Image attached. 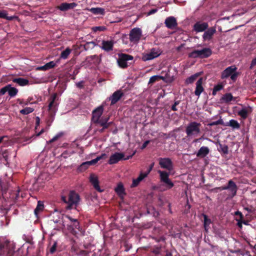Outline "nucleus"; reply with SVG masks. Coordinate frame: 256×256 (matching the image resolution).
Instances as JSON below:
<instances>
[{"label":"nucleus","mask_w":256,"mask_h":256,"mask_svg":"<svg viewBox=\"0 0 256 256\" xmlns=\"http://www.w3.org/2000/svg\"><path fill=\"white\" fill-rule=\"evenodd\" d=\"M203 82V78H200L196 82V88L194 94L197 96H200L202 92L204 91V88L202 86Z\"/></svg>","instance_id":"obj_17"},{"label":"nucleus","mask_w":256,"mask_h":256,"mask_svg":"<svg viewBox=\"0 0 256 256\" xmlns=\"http://www.w3.org/2000/svg\"><path fill=\"white\" fill-rule=\"evenodd\" d=\"M154 166V162L150 164V168H148V172L146 173H148V174L150 173V171L152 170Z\"/></svg>","instance_id":"obj_59"},{"label":"nucleus","mask_w":256,"mask_h":256,"mask_svg":"<svg viewBox=\"0 0 256 256\" xmlns=\"http://www.w3.org/2000/svg\"><path fill=\"white\" fill-rule=\"evenodd\" d=\"M210 153V149L208 147L202 146L198 150L197 152V156L198 158H204Z\"/></svg>","instance_id":"obj_20"},{"label":"nucleus","mask_w":256,"mask_h":256,"mask_svg":"<svg viewBox=\"0 0 256 256\" xmlns=\"http://www.w3.org/2000/svg\"><path fill=\"white\" fill-rule=\"evenodd\" d=\"M64 136V132H59L56 134V136H54V137L52 138L51 140L48 141V144H51L58 140L60 138H62V136Z\"/></svg>","instance_id":"obj_35"},{"label":"nucleus","mask_w":256,"mask_h":256,"mask_svg":"<svg viewBox=\"0 0 256 256\" xmlns=\"http://www.w3.org/2000/svg\"><path fill=\"white\" fill-rule=\"evenodd\" d=\"M44 205L42 202L40 201H38L37 206H36L34 209V214L36 216H38V213L44 210Z\"/></svg>","instance_id":"obj_32"},{"label":"nucleus","mask_w":256,"mask_h":256,"mask_svg":"<svg viewBox=\"0 0 256 256\" xmlns=\"http://www.w3.org/2000/svg\"><path fill=\"white\" fill-rule=\"evenodd\" d=\"M73 225H74V228H75L76 229H79L80 228V224H79V222H74L73 223Z\"/></svg>","instance_id":"obj_57"},{"label":"nucleus","mask_w":256,"mask_h":256,"mask_svg":"<svg viewBox=\"0 0 256 256\" xmlns=\"http://www.w3.org/2000/svg\"><path fill=\"white\" fill-rule=\"evenodd\" d=\"M40 122V119L38 117L36 118V126H39V124Z\"/></svg>","instance_id":"obj_63"},{"label":"nucleus","mask_w":256,"mask_h":256,"mask_svg":"<svg viewBox=\"0 0 256 256\" xmlns=\"http://www.w3.org/2000/svg\"><path fill=\"white\" fill-rule=\"evenodd\" d=\"M90 165H89V164L88 163V162H82V164L80 165V166L78 167V171L79 172H83L86 170V169L88 168V166H90Z\"/></svg>","instance_id":"obj_38"},{"label":"nucleus","mask_w":256,"mask_h":256,"mask_svg":"<svg viewBox=\"0 0 256 256\" xmlns=\"http://www.w3.org/2000/svg\"><path fill=\"white\" fill-rule=\"evenodd\" d=\"M8 140L9 138L8 136H4L0 137V144H2L1 146H4L6 143L8 142Z\"/></svg>","instance_id":"obj_40"},{"label":"nucleus","mask_w":256,"mask_h":256,"mask_svg":"<svg viewBox=\"0 0 256 256\" xmlns=\"http://www.w3.org/2000/svg\"><path fill=\"white\" fill-rule=\"evenodd\" d=\"M56 65V64L54 61L50 62L45 64V67H46V70H48L54 67Z\"/></svg>","instance_id":"obj_44"},{"label":"nucleus","mask_w":256,"mask_h":256,"mask_svg":"<svg viewBox=\"0 0 256 256\" xmlns=\"http://www.w3.org/2000/svg\"><path fill=\"white\" fill-rule=\"evenodd\" d=\"M142 34L140 28H136L132 29L130 33V40L132 42H138Z\"/></svg>","instance_id":"obj_8"},{"label":"nucleus","mask_w":256,"mask_h":256,"mask_svg":"<svg viewBox=\"0 0 256 256\" xmlns=\"http://www.w3.org/2000/svg\"><path fill=\"white\" fill-rule=\"evenodd\" d=\"M115 192L120 198L126 194L124 185L121 182L118 183L117 187L115 188Z\"/></svg>","instance_id":"obj_24"},{"label":"nucleus","mask_w":256,"mask_h":256,"mask_svg":"<svg viewBox=\"0 0 256 256\" xmlns=\"http://www.w3.org/2000/svg\"><path fill=\"white\" fill-rule=\"evenodd\" d=\"M106 158V154H103L100 156L96 157V158L93 159L90 161L87 162L89 165H93L96 164L98 161Z\"/></svg>","instance_id":"obj_31"},{"label":"nucleus","mask_w":256,"mask_h":256,"mask_svg":"<svg viewBox=\"0 0 256 256\" xmlns=\"http://www.w3.org/2000/svg\"><path fill=\"white\" fill-rule=\"evenodd\" d=\"M230 76L231 79L234 80H236V78L237 76V75L234 72Z\"/></svg>","instance_id":"obj_60"},{"label":"nucleus","mask_w":256,"mask_h":256,"mask_svg":"<svg viewBox=\"0 0 256 256\" xmlns=\"http://www.w3.org/2000/svg\"><path fill=\"white\" fill-rule=\"evenodd\" d=\"M56 94H54L52 98V100L50 101L48 105V110L52 112H54L56 110L57 103L55 102L56 98Z\"/></svg>","instance_id":"obj_26"},{"label":"nucleus","mask_w":256,"mask_h":256,"mask_svg":"<svg viewBox=\"0 0 256 256\" xmlns=\"http://www.w3.org/2000/svg\"><path fill=\"white\" fill-rule=\"evenodd\" d=\"M76 6L77 4L75 2H64L58 6L57 8L62 11H66L74 8Z\"/></svg>","instance_id":"obj_13"},{"label":"nucleus","mask_w":256,"mask_h":256,"mask_svg":"<svg viewBox=\"0 0 256 256\" xmlns=\"http://www.w3.org/2000/svg\"><path fill=\"white\" fill-rule=\"evenodd\" d=\"M148 173H140L138 178L133 179L132 183L130 185L131 188L136 187L142 180L147 177Z\"/></svg>","instance_id":"obj_15"},{"label":"nucleus","mask_w":256,"mask_h":256,"mask_svg":"<svg viewBox=\"0 0 256 256\" xmlns=\"http://www.w3.org/2000/svg\"><path fill=\"white\" fill-rule=\"evenodd\" d=\"M201 216L204 218V230L208 232V230L210 228V225L211 224L212 221L206 214H202Z\"/></svg>","instance_id":"obj_23"},{"label":"nucleus","mask_w":256,"mask_h":256,"mask_svg":"<svg viewBox=\"0 0 256 256\" xmlns=\"http://www.w3.org/2000/svg\"><path fill=\"white\" fill-rule=\"evenodd\" d=\"M237 225H238V226L240 228H242V224L240 221V220H238Z\"/></svg>","instance_id":"obj_62"},{"label":"nucleus","mask_w":256,"mask_h":256,"mask_svg":"<svg viewBox=\"0 0 256 256\" xmlns=\"http://www.w3.org/2000/svg\"><path fill=\"white\" fill-rule=\"evenodd\" d=\"M165 24L168 28H174L176 25V20L172 16L168 18L165 20Z\"/></svg>","instance_id":"obj_22"},{"label":"nucleus","mask_w":256,"mask_h":256,"mask_svg":"<svg viewBox=\"0 0 256 256\" xmlns=\"http://www.w3.org/2000/svg\"><path fill=\"white\" fill-rule=\"evenodd\" d=\"M162 53V50L159 48H152L149 50L142 54V59L146 62L152 60L158 57Z\"/></svg>","instance_id":"obj_3"},{"label":"nucleus","mask_w":256,"mask_h":256,"mask_svg":"<svg viewBox=\"0 0 256 256\" xmlns=\"http://www.w3.org/2000/svg\"><path fill=\"white\" fill-rule=\"evenodd\" d=\"M133 58V56L130 55L124 54H120L119 55L118 60V64L122 68H126L128 65V61L132 60Z\"/></svg>","instance_id":"obj_7"},{"label":"nucleus","mask_w":256,"mask_h":256,"mask_svg":"<svg viewBox=\"0 0 256 256\" xmlns=\"http://www.w3.org/2000/svg\"><path fill=\"white\" fill-rule=\"evenodd\" d=\"M236 68L234 66H231L227 68L222 74V78H224L230 76L232 73L234 72Z\"/></svg>","instance_id":"obj_18"},{"label":"nucleus","mask_w":256,"mask_h":256,"mask_svg":"<svg viewBox=\"0 0 256 256\" xmlns=\"http://www.w3.org/2000/svg\"><path fill=\"white\" fill-rule=\"evenodd\" d=\"M234 214L236 216H239L240 217V218L243 219L244 216H243L242 213L240 212L236 211V212H234Z\"/></svg>","instance_id":"obj_55"},{"label":"nucleus","mask_w":256,"mask_h":256,"mask_svg":"<svg viewBox=\"0 0 256 256\" xmlns=\"http://www.w3.org/2000/svg\"><path fill=\"white\" fill-rule=\"evenodd\" d=\"M187 135L190 136L192 134L193 132H199V129H186Z\"/></svg>","instance_id":"obj_46"},{"label":"nucleus","mask_w":256,"mask_h":256,"mask_svg":"<svg viewBox=\"0 0 256 256\" xmlns=\"http://www.w3.org/2000/svg\"><path fill=\"white\" fill-rule=\"evenodd\" d=\"M0 18H5L7 20H12L14 18H16L17 17L16 16H8V13L6 10H0Z\"/></svg>","instance_id":"obj_30"},{"label":"nucleus","mask_w":256,"mask_h":256,"mask_svg":"<svg viewBox=\"0 0 256 256\" xmlns=\"http://www.w3.org/2000/svg\"><path fill=\"white\" fill-rule=\"evenodd\" d=\"M239 220H240V221L242 222V224H245L246 226L248 224V220H243V218H240Z\"/></svg>","instance_id":"obj_56"},{"label":"nucleus","mask_w":256,"mask_h":256,"mask_svg":"<svg viewBox=\"0 0 256 256\" xmlns=\"http://www.w3.org/2000/svg\"><path fill=\"white\" fill-rule=\"evenodd\" d=\"M216 30L214 28H210L206 31L203 36L202 38L204 40H210L214 34L216 32Z\"/></svg>","instance_id":"obj_16"},{"label":"nucleus","mask_w":256,"mask_h":256,"mask_svg":"<svg viewBox=\"0 0 256 256\" xmlns=\"http://www.w3.org/2000/svg\"><path fill=\"white\" fill-rule=\"evenodd\" d=\"M88 251L82 250L80 251V255L82 256H86L88 255Z\"/></svg>","instance_id":"obj_52"},{"label":"nucleus","mask_w":256,"mask_h":256,"mask_svg":"<svg viewBox=\"0 0 256 256\" xmlns=\"http://www.w3.org/2000/svg\"><path fill=\"white\" fill-rule=\"evenodd\" d=\"M56 242H54V243L53 244L52 246V248H50V252L51 254H54L56 251Z\"/></svg>","instance_id":"obj_47"},{"label":"nucleus","mask_w":256,"mask_h":256,"mask_svg":"<svg viewBox=\"0 0 256 256\" xmlns=\"http://www.w3.org/2000/svg\"><path fill=\"white\" fill-rule=\"evenodd\" d=\"M89 182H90L94 190H96L98 192H104V189L100 188V182L96 175L94 174H90V177H89Z\"/></svg>","instance_id":"obj_10"},{"label":"nucleus","mask_w":256,"mask_h":256,"mask_svg":"<svg viewBox=\"0 0 256 256\" xmlns=\"http://www.w3.org/2000/svg\"><path fill=\"white\" fill-rule=\"evenodd\" d=\"M208 28V24L204 22H198L194 26V30L196 32H202Z\"/></svg>","instance_id":"obj_14"},{"label":"nucleus","mask_w":256,"mask_h":256,"mask_svg":"<svg viewBox=\"0 0 256 256\" xmlns=\"http://www.w3.org/2000/svg\"><path fill=\"white\" fill-rule=\"evenodd\" d=\"M8 94L10 96H15L18 92V90L16 88L12 87L10 85H8Z\"/></svg>","instance_id":"obj_34"},{"label":"nucleus","mask_w":256,"mask_h":256,"mask_svg":"<svg viewBox=\"0 0 256 256\" xmlns=\"http://www.w3.org/2000/svg\"><path fill=\"white\" fill-rule=\"evenodd\" d=\"M233 98H234L232 96V94L230 93L226 94L222 97V100L226 102H228L232 101L233 100Z\"/></svg>","instance_id":"obj_36"},{"label":"nucleus","mask_w":256,"mask_h":256,"mask_svg":"<svg viewBox=\"0 0 256 256\" xmlns=\"http://www.w3.org/2000/svg\"><path fill=\"white\" fill-rule=\"evenodd\" d=\"M212 54L211 50L208 48H204L201 50H195L190 54V56L194 58H204L210 56Z\"/></svg>","instance_id":"obj_6"},{"label":"nucleus","mask_w":256,"mask_h":256,"mask_svg":"<svg viewBox=\"0 0 256 256\" xmlns=\"http://www.w3.org/2000/svg\"><path fill=\"white\" fill-rule=\"evenodd\" d=\"M244 210H246L247 212L249 213H253L254 212V210L252 209V206L250 207H246Z\"/></svg>","instance_id":"obj_51"},{"label":"nucleus","mask_w":256,"mask_h":256,"mask_svg":"<svg viewBox=\"0 0 256 256\" xmlns=\"http://www.w3.org/2000/svg\"><path fill=\"white\" fill-rule=\"evenodd\" d=\"M148 143H149V140L145 141L144 142V144H142V147H141V149L142 150L144 149L147 146Z\"/></svg>","instance_id":"obj_53"},{"label":"nucleus","mask_w":256,"mask_h":256,"mask_svg":"<svg viewBox=\"0 0 256 256\" xmlns=\"http://www.w3.org/2000/svg\"><path fill=\"white\" fill-rule=\"evenodd\" d=\"M217 150H218V152L223 154H228V146L226 144H222L219 143L218 145H217Z\"/></svg>","instance_id":"obj_28"},{"label":"nucleus","mask_w":256,"mask_h":256,"mask_svg":"<svg viewBox=\"0 0 256 256\" xmlns=\"http://www.w3.org/2000/svg\"><path fill=\"white\" fill-rule=\"evenodd\" d=\"M256 65V58H254L251 62L250 68L252 69Z\"/></svg>","instance_id":"obj_50"},{"label":"nucleus","mask_w":256,"mask_h":256,"mask_svg":"<svg viewBox=\"0 0 256 256\" xmlns=\"http://www.w3.org/2000/svg\"><path fill=\"white\" fill-rule=\"evenodd\" d=\"M106 30V28L103 26H95L92 28V30L94 32L104 31Z\"/></svg>","instance_id":"obj_45"},{"label":"nucleus","mask_w":256,"mask_h":256,"mask_svg":"<svg viewBox=\"0 0 256 256\" xmlns=\"http://www.w3.org/2000/svg\"><path fill=\"white\" fill-rule=\"evenodd\" d=\"M88 10L96 15H104L105 14V10L102 8H88Z\"/></svg>","instance_id":"obj_25"},{"label":"nucleus","mask_w":256,"mask_h":256,"mask_svg":"<svg viewBox=\"0 0 256 256\" xmlns=\"http://www.w3.org/2000/svg\"><path fill=\"white\" fill-rule=\"evenodd\" d=\"M62 201L67 204L66 206L67 210H72L74 208H76L80 201L79 194L74 191H70L68 194V197L66 196H62Z\"/></svg>","instance_id":"obj_2"},{"label":"nucleus","mask_w":256,"mask_h":256,"mask_svg":"<svg viewBox=\"0 0 256 256\" xmlns=\"http://www.w3.org/2000/svg\"><path fill=\"white\" fill-rule=\"evenodd\" d=\"M219 189L221 190H228L229 192H230V194H228V197L232 198L236 195L238 186L236 184L230 180H228L227 186H220Z\"/></svg>","instance_id":"obj_5"},{"label":"nucleus","mask_w":256,"mask_h":256,"mask_svg":"<svg viewBox=\"0 0 256 256\" xmlns=\"http://www.w3.org/2000/svg\"><path fill=\"white\" fill-rule=\"evenodd\" d=\"M71 52V50L69 48H66V50L63 51L60 55V58L63 59H66L68 58V55Z\"/></svg>","instance_id":"obj_37"},{"label":"nucleus","mask_w":256,"mask_h":256,"mask_svg":"<svg viewBox=\"0 0 256 256\" xmlns=\"http://www.w3.org/2000/svg\"><path fill=\"white\" fill-rule=\"evenodd\" d=\"M68 220H70V221H71V222H78V220L76 218H72L70 217V216H66Z\"/></svg>","instance_id":"obj_54"},{"label":"nucleus","mask_w":256,"mask_h":256,"mask_svg":"<svg viewBox=\"0 0 256 256\" xmlns=\"http://www.w3.org/2000/svg\"><path fill=\"white\" fill-rule=\"evenodd\" d=\"M103 106H100L92 112V121L95 123L101 122L100 118L103 112Z\"/></svg>","instance_id":"obj_11"},{"label":"nucleus","mask_w":256,"mask_h":256,"mask_svg":"<svg viewBox=\"0 0 256 256\" xmlns=\"http://www.w3.org/2000/svg\"><path fill=\"white\" fill-rule=\"evenodd\" d=\"M44 132V130L42 129L40 132H35V135L36 136H40L41 134H42Z\"/></svg>","instance_id":"obj_58"},{"label":"nucleus","mask_w":256,"mask_h":256,"mask_svg":"<svg viewBox=\"0 0 256 256\" xmlns=\"http://www.w3.org/2000/svg\"><path fill=\"white\" fill-rule=\"evenodd\" d=\"M160 79L164 80L163 76H154L150 78L149 83H153Z\"/></svg>","instance_id":"obj_41"},{"label":"nucleus","mask_w":256,"mask_h":256,"mask_svg":"<svg viewBox=\"0 0 256 256\" xmlns=\"http://www.w3.org/2000/svg\"><path fill=\"white\" fill-rule=\"evenodd\" d=\"M136 154V152H133L132 154L128 156L126 158H124V154L122 152H116L113 154H112L108 160L109 164H114L118 163L122 160H130L132 158V156Z\"/></svg>","instance_id":"obj_4"},{"label":"nucleus","mask_w":256,"mask_h":256,"mask_svg":"<svg viewBox=\"0 0 256 256\" xmlns=\"http://www.w3.org/2000/svg\"><path fill=\"white\" fill-rule=\"evenodd\" d=\"M34 109L32 108L27 107L20 110V112L23 114H28L32 112Z\"/></svg>","instance_id":"obj_39"},{"label":"nucleus","mask_w":256,"mask_h":256,"mask_svg":"<svg viewBox=\"0 0 256 256\" xmlns=\"http://www.w3.org/2000/svg\"><path fill=\"white\" fill-rule=\"evenodd\" d=\"M200 76L199 73L196 74L192 76H190L188 77V78L186 80V84H190L192 83L196 79V78Z\"/></svg>","instance_id":"obj_33"},{"label":"nucleus","mask_w":256,"mask_h":256,"mask_svg":"<svg viewBox=\"0 0 256 256\" xmlns=\"http://www.w3.org/2000/svg\"><path fill=\"white\" fill-rule=\"evenodd\" d=\"M12 250L9 249L6 243H0V256H11Z\"/></svg>","instance_id":"obj_12"},{"label":"nucleus","mask_w":256,"mask_h":256,"mask_svg":"<svg viewBox=\"0 0 256 256\" xmlns=\"http://www.w3.org/2000/svg\"><path fill=\"white\" fill-rule=\"evenodd\" d=\"M13 82L17 83L18 85L20 86H24L28 84V80L23 78H14L13 80Z\"/></svg>","instance_id":"obj_29"},{"label":"nucleus","mask_w":256,"mask_h":256,"mask_svg":"<svg viewBox=\"0 0 256 256\" xmlns=\"http://www.w3.org/2000/svg\"><path fill=\"white\" fill-rule=\"evenodd\" d=\"M112 40H104L102 42V48L106 51H110L112 50L114 46Z\"/></svg>","instance_id":"obj_21"},{"label":"nucleus","mask_w":256,"mask_h":256,"mask_svg":"<svg viewBox=\"0 0 256 256\" xmlns=\"http://www.w3.org/2000/svg\"><path fill=\"white\" fill-rule=\"evenodd\" d=\"M122 94L120 91H117L114 93L112 96L110 98L111 103L112 104H115L121 98Z\"/></svg>","instance_id":"obj_27"},{"label":"nucleus","mask_w":256,"mask_h":256,"mask_svg":"<svg viewBox=\"0 0 256 256\" xmlns=\"http://www.w3.org/2000/svg\"><path fill=\"white\" fill-rule=\"evenodd\" d=\"M218 124H222L223 126H230L232 127L233 128H238L239 127L238 123L235 120H230L228 124H223V122L222 120L220 119L218 120L212 122L208 123V126H217Z\"/></svg>","instance_id":"obj_9"},{"label":"nucleus","mask_w":256,"mask_h":256,"mask_svg":"<svg viewBox=\"0 0 256 256\" xmlns=\"http://www.w3.org/2000/svg\"><path fill=\"white\" fill-rule=\"evenodd\" d=\"M160 168L168 170L169 172L158 170L160 174V181L164 184L168 190L171 189L174 186V182L169 178L170 172L174 168V164L170 158H160L158 159Z\"/></svg>","instance_id":"obj_1"},{"label":"nucleus","mask_w":256,"mask_h":256,"mask_svg":"<svg viewBox=\"0 0 256 256\" xmlns=\"http://www.w3.org/2000/svg\"><path fill=\"white\" fill-rule=\"evenodd\" d=\"M8 86L2 88L0 90V94H2V95H4V94H5V93L6 92H7L8 91Z\"/></svg>","instance_id":"obj_48"},{"label":"nucleus","mask_w":256,"mask_h":256,"mask_svg":"<svg viewBox=\"0 0 256 256\" xmlns=\"http://www.w3.org/2000/svg\"><path fill=\"white\" fill-rule=\"evenodd\" d=\"M87 60L88 61H91L94 60V63L97 62L99 60V58L98 56L96 55L91 56H88L87 58Z\"/></svg>","instance_id":"obj_43"},{"label":"nucleus","mask_w":256,"mask_h":256,"mask_svg":"<svg viewBox=\"0 0 256 256\" xmlns=\"http://www.w3.org/2000/svg\"><path fill=\"white\" fill-rule=\"evenodd\" d=\"M200 126V124L196 122H192L190 124V126L188 128H198Z\"/></svg>","instance_id":"obj_49"},{"label":"nucleus","mask_w":256,"mask_h":256,"mask_svg":"<svg viewBox=\"0 0 256 256\" xmlns=\"http://www.w3.org/2000/svg\"><path fill=\"white\" fill-rule=\"evenodd\" d=\"M36 69L38 70H47L46 68V67H45V65L42 66L38 67V68H37Z\"/></svg>","instance_id":"obj_61"},{"label":"nucleus","mask_w":256,"mask_h":256,"mask_svg":"<svg viewBox=\"0 0 256 256\" xmlns=\"http://www.w3.org/2000/svg\"><path fill=\"white\" fill-rule=\"evenodd\" d=\"M223 88V86L222 84H218L216 86L213 90L212 94L214 95L216 94L217 92L221 90Z\"/></svg>","instance_id":"obj_42"},{"label":"nucleus","mask_w":256,"mask_h":256,"mask_svg":"<svg viewBox=\"0 0 256 256\" xmlns=\"http://www.w3.org/2000/svg\"><path fill=\"white\" fill-rule=\"evenodd\" d=\"M156 12V10H152L148 12V14H152L155 13Z\"/></svg>","instance_id":"obj_64"},{"label":"nucleus","mask_w":256,"mask_h":256,"mask_svg":"<svg viewBox=\"0 0 256 256\" xmlns=\"http://www.w3.org/2000/svg\"><path fill=\"white\" fill-rule=\"evenodd\" d=\"M252 111V108L250 106L244 107L238 112V114L243 118H246Z\"/></svg>","instance_id":"obj_19"}]
</instances>
